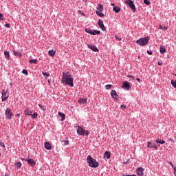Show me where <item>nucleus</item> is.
<instances>
[{
    "mask_svg": "<svg viewBox=\"0 0 176 176\" xmlns=\"http://www.w3.org/2000/svg\"><path fill=\"white\" fill-rule=\"evenodd\" d=\"M61 83L65 85L74 87V78L69 74V72L63 73V77L61 79Z\"/></svg>",
    "mask_w": 176,
    "mask_h": 176,
    "instance_id": "obj_1",
    "label": "nucleus"
},
{
    "mask_svg": "<svg viewBox=\"0 0 176 176\" xmlns=\"http://www.w3.org/2000/svg\"><path fill=\"white\" fill-rule=\"evenodd\" d=\"M87 162L88 163L89 167H91L92 168H97L98 166H100V164L96 159L93 158L91 155H88L87 157Z\"/></svg>",
    "mask_w": 176,
    "mask_h": 176,
    "instance_id": "obj_2",
    "label": "nucleus"
},
{
    "mask_svg": "<svg viewBox=\"0 0 176 176\" xmlns=\"http://www.w3.org/2000/svg\"><path fill=\"white\" fill-rule=\"evenodd\" d=\"M148 42H149V38L148 37H142L139 40H137L135 41V43L137 45H139V46H146Z\"/></svg>",
    "mask_w": 176,
    "mask_h": 176,
    "instance_id": "obj_3",
    "label": "nucleus"
},
{
    "mask_svg": "<svg viewBox=\"0 0 176 176\" xmlns=\"http://www.w3.org/2000/svg\"><path fill=\"white\" fill-rule=\"evenodd\" d=\"M77 133L78 135H86V137H87L89 135V131H86L82 129V127L78 126L77 129Z\"/></svg>",
    "mask_w": 176,
    "mask_h": 176,
    "instance_id": "obj_4",
    "label": "nucleus"
},
{
    "mask_svg": "<svg viewBox=\"0 0 176 176\" xmlns=\"http://www.w3.org/2000/svg\"><path fill=\"white\" fill-rule=\"evenodd\" d=\"M124 3L128 5L133 12H135V5H134V1L131 0H126Z\"/></svg>",
    "mask_w": 176,
    "mask_h": 176,
    "instance_id": "obj_5",
    "label": "nucleus"
},
{
    "mask_svg": "<svg viewBox=\"0 0 176 176\" xmlns=\"http://www.w3.org/2000/svg\"><path fill=\"white\" fill-rule=\"evenodd\" d=\"M5 115H6V119H8L9 120H10V119L13 118V113H12V109L7 108V109L6 110Z\"/></svg>",
    "mask_w": 176,
    "mask_h": 176,
    "instance_id": "obj_6",
    "label": "nucleus"
},
{
    "mask_svg": "<svg viewBox=\"0 0 176 176\" xmlns=\"http://www.w3.org/2000/svg\"><path fill=\"white\" fill-rule=\"evenodd\" d=\"M111 96L113 98H114L117 101H119V95L118 94V92H116V91L112 90L111 92Z\"/></svg>",
    "mask_w": 176,
    "mask_h": 176,
    "instance_id": "obj_7",
    "label": "nucleus"
},
{
    "mask_svg": "<svg viewBox=\"0 0 176 176\" xmlns=\"http://www.w3.org/2000/svg\"><path fill=\"white\" fill-rule=\"evenodd\" d=\"M100 28H101L102 31H105V26L104 25V22L102 20L100 19L98 23Z\"/></svg>",
    "mask_w": 176,
    "mask_h": 176,
    "instance_id": "obj_8",
    "label": "nucleus"
},
{
    "mask_svg": "<svg viewBox=\"0 0 176 176\" xmlns=\"http://www.w3.org/2000/svg\"><path fill=\"white\" fill-rule=\"evenodd\" d=\"M136 172H137L138 175H139V176H142V175H144V168H142V167H139V168L137 169Z\"/></svg>",
    "mask_w": 176,
    "mask_h": 176,
    "instance_id": "obj_9",
    "label": "nucleus"
},
{
    "mask_svg": "<svg viewBox=\"0 0 176 176\" xmlns=\"http://www.w3.org/2000/svg\"><path fill=\"white\" fill-rule=\"evenodd\" d=\"M89 49H91L93 50V52H99L98 48H97V46L93 44L88 45Z\"/></svg>",
    "mask_w": 176,
    "mask_h": 176,
    "instance_id": "obj_10",
    "label": "nucleus"
},
{
    "mask_svg": "<svg viewBox=\"0 0 176 176\" xmlns=\"http://www.w3.org/2000/svg\"><path fill=\"white\" fill-rule=\"evenodd\" d=\"M152 145V142H148L147 143V148H149L150 149H152V148H155V149H158L159 146H156V144Z\"/></svg>",
    "mask_w": 176,
    "mask_h": 176,
    "instance_id": "obj_11",
    "label": "nucleus"
},
{
    "mask_svg": "<svg viewBox=\"0 0 176 176\" xmlns=\"http://www.w3.org/2000/svg\"><path fill=\"white\" fill-rule=\"evenodd\" d=\"M28 163L30 164V166H32V167H34V166L36 164V162L33 159H28Z\"/></svg>",
    "mask_w": 176,
    "mask_h": 176,
    "instance_id": "obj_12",
    "label": "nucleus"
},
{
    "mask_svg": "<svg viewBox=\"0 0 176 176\" xmlns=\"http://www.w3.org/2000/svg\"><path fill=\"white\" fill-rule=\"evenodd\" d=\"M79 104H87V98H79L78 100Z\"/></svg>",
    "mask_w": 176,
    "mask_h": 176,
    "instance_id": "obj_13",
    "label": "nucleus"
},
{
    "mask_svg": "<svg viewBox=\"0 0 176 176\" xmlns=\"http://www.w3.org/2000/svg\"><path fill=\"white\" fill-rule=\"evenodd\" d=\"M44 146L47 151H50V149H52V144H50L49 142H45L44 144Z\"/></svg>",
    "mask_w": 176,
    "mask_h": 176,
    "instance_id": "obj_14",
    "label": "nucleus"
},
{
    "mask_svg": "<svg viewBox=\"0 0 176 176\" xmlns=\"http://www.w3.org/2000/svg\"><path fill=\"white\" fill-rule=\"evenodd\" d=\"M104 159H111V153L109 151H105L104 154Z\"/></svg>",
    "mask_w": 176,
    "mask_h": 176,
    "instance_id": "obj_15",
    "label": "nucleus"
},
{
    "mask_svg": "<svg viewBox=\"0 0 176 176\" xmlns=\"http://www.w3.org/2000/svg\"><path fill=\"white\" fill-rule=\"evenodd\" d=\"M58 115L60 116V118H61V122H64V120H65V114L61 112H58Z\"/></svg>",
    "mask_w": 176,
    "mask_h": 176,
    "instance_id": "obj_16",
    "label": "nucleus"
},
{
    "mask_svg": "<svg viewBox=\"0 0 176 176\" xmlns=\"http://www.w3.org/2000/svg\"><path fill=\"white\" fill-rule=\"evenodd\" d=\"M48 54L51 57H54V56H55V54H56V50H49L48 51Z\"/></svg>",
    "mask_w": 176,
    "mask_h": 176,
    "instance_id": "obj_17",
    "label": "nucleus"
},
{
    "mask_svg": "<svg viewBox=\"0 0 176 176\" xmlns=\"http://www.w3.org/2000/svg\"><path fill=\"white\" fill-rule=\"evenodd\" d=\"M25 114L27 115L28 116H31V115H32V111H31L30 109L28 108L25 109Z\"/></svg>",
    "mask_w": 176,
    "mask_h": 176,
    "instance_id": "obj_18",
    "label": "nucleus"
},
{
    "mask_svg": "<svg viewBox=\"0 0 176 176\" xmlns=\"http://www.w3.org/2000/svg\"><path fill=\"white\" fill-rule=\"evenodd\" d=\"M123 87H125L126 90H130V83L129 82H124Z\"/></svg>",
    "mask_w": 176,
    "mask_h": 176,
    "instance_id": "obj_19",
    "label": "nucleus"
},
{
    "mask_svg": "<svg viewBox=\"0 0 176 176\" xmlns=\"http://www.w3.org/2000/svg\"><path fill=\"white\" fill-rule=\"evenodd\" d=\"M1 98H2V101H6V99L9 98V95H8V94H3Z\"/></svg>",
    "mask_w": 176,
    "mask_h": 176,
    "instance_id": "obj_20",
    "label": "nucleus"
},
{
    "mask_svg": "<svg viewBox=\"0 0 176 176\" xmlns=\"http://www.w3.org/2000/svg\"><path fill=\"white\" fill-rule=\"evenodd\" d=\"M113 10L115 12V13H119L120 12V7L114 6L113 8Z\"/></svg>",
    "mask_w": 176,
    "mask_h": 176,
    "instance_id": "obj_21",
    "label": "nucleus"
},
{
    "mask_svg": "<svg viewBox=\"0 0 176 176\" xmlns=\"http://www.w3.org/2000/svg\"><path fill=\"white\" fill-rule=\"evenodd\" d=\"M155 142L157 144H166V141L159 138L155 140Z\"/></svg>",
    "mask_w": 176,
    "mask_h": 176,
    "instance_id": "obj_22",
    "label": "nucleus"
},
{
    "mask_svg": "<svg viewBox=\"0 0 176 176\" xmlns=\"http://www.w3.org/2000/svg\"><path fill=\"white\" fill-rule=\"evenodd\" d=\"M14 56H18L19 57H21L23 56V54L17 50H14Z\"/></svg>",
    "mask_w": 176,
    "mask_h": 176,
    "instance_id": "obj_23",
    "label": "nucleus"
},
{
    "mask_svg": "<svg viewBox=\"0 0 176 176\" xmlns=\"http://www.w3.org/2000/svg\"><path fill=\"white\" fill-rule=\"evenodd\" d=\"M101 31L100 30H92V35H100Z\"/></svg>",
    "mask_w": 176,
    "mask_h": 176,
    "instance_id": "obj_24",
    "label": "nucleus"
},
{
    "mask_svg": "<svg viewBox=\"0 0 176 176\" xmlns=\"http://www.w3.org/2000/svg\"><path fill=\"white\" fill-rule=\"evenodd\" d=\"M97 9L98 10H99V12H102V10H104V6L101 4H98Z\"/></svg>",
    "mask_w": 176,
    "mask_h": 176,
    "instance_id": "obj_25",
    "label": "nucleus"
},
{
    "mask_svg": "<svg viewBox=\"0 0 176 176\" xmlns=\"http://www.w3.org/2000/svg\"><path fill=\"white\" fill-rule=\"evenodd\" d=\"M160 52L161 54H164V53H166V47L163 46L160 47Z\"/></svg>",
    "mask_w": 176,
    "mask_h": 176,
    "instance_id": "obj_26",
    "label": "nucleus"
},
{
    "mask_svg": "<svg viewBox=\"0 0 176 176\" xmlns=\"http://www.w3.org/2000/svg\"><path fill=\"white\" fill-rule=\"evenodd\" d=\"M4 56H5L6 58H7V60H9V57H10V56L9 55V52L5 51Z\"/></svg>",
    "mask_w": 176,
    "mask_h": 176,
    "instance_id": "obj_27",
    "label": "nucleus"
},
{
    "mask_svg": "<svg viewBox=\"0 0 176 176\" xmlns=\"http://www.w3.org/2000/svg\"><path fill=\"white\" fill-rule=\"evenodd\" d=\"M29 63L30 64H36V63H38V60H36V59H30L29 60Z\"/></svg>",
    "mask_w": 176,
    "mask_h": 176,
    "instance_id": "obj_28",
    "label": "nucleus"
},
{
    "mask_svg": "<svg viewBox=\"0 0 176 176\" xmlns=\"http://www.w3.org/2000/svg\"><path fill=\"white\" fill-rule=\"evenodd\" d=\"M101 12L102 11H96V14H98L99 17H104V13Z\"/></svg>",
    "mask_w": 176,
    "mask_h": 176,
    "instance_id": "obj_29",
    "label": "nucleus"
},
{
    "mask_svg": "<svg viewBox=\"0 0 176 176\" xmlns=\"http://www.w3.org/2000/svg\"><path fill=\"white\" fill-rule=\"evenodd\" d=\"M85 32H87V34H90L91 35H92L93 30H91V29H89V28H86L85 29Z\"/></svg>",
    "mask_w": 176,
    "mask_h": 176,
    "instance_id": "obj_30",
    "label": "nucleus"
},
{
    "mask_svg": "<svg viewBox=\"0 0 176 176\" xmlns=\"http://www.w3.org/2000/svg\"><path fill=\"white\" fill-rule=\"evenodd\" d=\"M43 75L45 79H47V78H49V76H50V74L47 72H43Z\"/></svg>",
    "mask_w": 176,
    "mask_h": 176,
    "instance_id": "obj_31",
    "label": "nucleus"
},
{
    "mask_svg": "<svg viewBox=\"0 0 176 176\" xmlns=\"http://www.w3.org/2000/svg\"><path fill=\"white\" fill-rule=\"evenodd\" d=\"M160 30H162V31H167L168 28L166 26H162V25H160Z\"/></svg>",
    "mask_w": 176,
    "mask_h": 176,
    "instance_id": "obj_32",
    "label": "nucleus"
},
{
    "mask_svg": "<svg viewBox=\"0 0 176 176\" xmlns=\"http://www.w3.org/2000/svg\"><path fill=\"white\" fill-rule=\"evenodd\" d=\"M32 119H36L38 118V113L34 112L33 114L31 115Z\"/></svg>",
    "mask_w": 176,
    "mask_h": 176,
    "instance_id": "obj_33",
    "label": "nucleus"
},
{
    "mask_svg": "<svg viewBox=\"0 0 176 176\" xmlns=\"http://www.w3.org/2000/svg\"><path fill=\"white\" fill-rule=\"evenodd\" d=\"M171 85L175 89H176V80H171Z\"/></svg>",
    "mask_w": 176,
    "mask_h": 176,
    "instance_id": "obj_34",
    "label": "nucleus"
},
{
    "mask_svg": "<svg viewBox=\"0 0 176 176\" xmlns=\"http://www.w3.org/2000/svg\"><path fill=\"white\" fill-rule=\"evenodd\" d=\"M16 167H17L18 168H20V167H21V162H16L15 164Z\"/></svg>",
    "mask_w": 176,
    "mask_h": 176,
    "instance_id": "obj_35",
    "label": "nucleus"
},
{
    "mask_svg": "<svg viewBox=\"0 0 176 176\" xmlns=\"http://www.w3.org/2000/svg\"><path fill=\"white\" fill-rule=\"evenodd\" d=\"M111 87H112V85H107L105 86L106 90H109V89H111Z\"/></svg>",
    "mask_w": 176,
    "mask_h": 176,
    "instance_id": "obj_36",
    "label": "nucleus"
},
{
    "mask_svg": "<svg viewBox=\"0 0 176 176\" xmlns=\"http://www.w3.org/2000/svg\"><path fill=\"white\" fill-rule=\"evenodd\" d=\"M145 5H151V1L149 0H144Z\"/></svg>",
    "mask_w": 176,
    "mask_h": 176,
    "instance_id": "obj_37",
    "label": "nucleus"
},
{
    "mask_svg": "<svg viewBox=\"0 0 176 176\" xmlns=\"http://www.w3.org/2000/svg\"><path fill=\"white\" fill-rule=\"evenodd\" d=\"M22 74H24V75H28V71H27V69H23Z\"/></svg>",
    "mask_w": 176,
    "mask_h": 176,
    "instance_id": "obj_38",
    "label": "nucleus"
},
{
    "mask_svg": "<svg viewBox=\"0 0 176 176\" xmlns=\"http://www.w3.org/2000/svg\"><path fill=\"white\" fill-rule=\"evenodd\" d=\"M39 108H41V109H42V111H45V109H46V108H45V106H42L41 104H38Z\"/></svg>",
    "mask_w": 176,
    "mask_h": 176,
    "instance_id": "obj_39",
    "label": "nucleus"
},
{
    "mask_svg": "<svg viewBox=\"0 0 176 176\" xmlns=\"http://www.w3.org/2000/svg\"><path fill=\"white\" fill-rule=\"evenodd\" d=\"M8 94V89H3L1 91V94Z\"/></svg>",
    "mask_w": 176,
    "mask_h": 176,
    "instance_id": "obj_40",
    "label": "nucleus"
},
{
    "mask_svg": "<svg viewBox=\"0 0 176 176\" xmlns=\"http://www.w3.org/2000/svg\"><path fill=\"white\" fill-rule=\"evenodd\" d=\"M0 20H2V21L5 20V19H3V14H2V13L1 12H0Z\"/></svg>",
    "mask_w": 176,
    "mask_h": 176,
    "instance_id": "obj_41",
    "label": "nucleus"
},
{
    "mask_svg": "<svg viewBox=\"0 0 176 176\" xmlns=\"http://www.w3.org/2000/svg\"><path fill=\"white\" fill-rule=\"evenodd\" d=\"M126 108V105H124V104H122L121 106H120V109H122V111H124V109Z\"/></svg>",
    "mask_w": 176,
    "mask_h": 176,
    "instance_id": "obj_42",
    "label": "nucleus"
},
{
    "mask_svg": "<svg viewBox=\"0 0 176 176\" xmlns=\"http://www.w3.org/2000/svg\"><path fill=\"white\" fill-rule=\"evenodd\" d=\"M173 168L174 170L173 174H174L175 176H176V167H175V166H173Z\"/></svg>",
    "mask_w": 176,
    "mask_h": 176,
    "instance_id": "obj_43",
    "label": "nucleus"
},
{
    "mask_svg": "<svg viewBox=\"0 0 176 176\" xmlns=\"http://www.w3.org/2000/svg\"><path fill=\"white\" fill-rule=\"evenodd\" d=\"M147 54L151 56V55H152V54H153V52L151 51V50H148V51H147Z\"/></svg>",
    "mask_w": 176,
    "mask_h": 176,
    "instance_id": "obj_44",
    "label": "nucleus"
},
{
    "mask_svg": "<svg viewBox=\"0 0 176 176\" xmlns=\"http://www.w3.org/2000/svg\"><path fill=\"white\" fill-rule=\"evenodd\" d=\"M64 144H65V145H69V141H68V140H65V141H64Z\"/></svg>",
    "mask_w": 176,
    "mask_h": 176,
    "instance_id": "obj_45",
    "label": "nucleus"
},
{
    "mask_svg": "<svg viewBox=\"0 0 176 176\" xmlns=\"http://www.w3.org/2000/svg\"><path fill=\"white\" fill-rule=\"evenodd\" d=\"M116 39L117 41H122V38H120V36H116Z\"/></svg>",
    "mask_w": 176,
    "mask_h": 176,
    "instance_id": "obj_46",
    "label": "nucleus"
},
{
    "mask_svg": "<svg viewBox=\"0 0 176 176\" xmlns=\"http://www.w3.org/2000/svg\"><path fill=\"white\" fill-rule=\"evenodd\" d=\"M5 27H6V28H10V24L6 23Z\"/></svg>",
    "mask_w": 176,
    "mask_h": 176,
    "instance_id": "obj_47",
    "label": "nucleus"
},
{
    "mask_svg": "<svg viewBox=\"0 0 176 176\" xmlns=\"http://www.w3.org/2000/svg\"><path fill=\"white\" fill-rule=\"evenodd\" d=\"M0 146H3V148H5V144L3 142H0Z\"/></svg>",
    "mask_w": 176,
    "mask_h": 176,
    "instance_id": "obj_48",
    "label": "nucleus"
},
{
    "mask_svg": "<svg viewBox=\"0 0 176 176\" xmlns=\"http://www.w3.org/2000/svg\"><path fill=\"white\" fill-rule=\"evenodd\" d=\"M127 77L131 78V79H133L134 80V76H133L129 75Z\"/></svg>",
    "mask_w": 176,
    "mask_h": 176,
    "instance_id": "obj_49",
    "label": "nucleus"
},
{
    "mask_svg": "<svg viewBox=\"0 0 176 176\" xmlns=\"http://www.w3.org/2000/svg\"><path fill=\"white\" fill-rule=\"evenodd\" d=\"M158 65H163V63L158 61Z\"/></svg>",
    "mask_w": 176,
    "mask_h": 176,
    "instance_id": "obj_50",
    "label": "nucleus"
},
{
    "mask_svg": "<svg viewBox=\"0 0 176 176\" xmlns=\"http://www.w3.org/2000/svg\"><path fill=\"white\" fill-rule=\"evenodd\" d=\"M80 13L82 14V16H86V14H85V13H82V11H80Z\"/></svg>",
    "mask_w": 176,
    "mask_h": 176,
    "instance_id": "obj_51",
    "label": "nucleus"
},
{
    "mask_svg": "<svg viewBox=\"0 0 176 176\" xmlns=\"http://www.w3.org/2000/svg\"><path fill=\"white\" fill-rule=\"evenodd\" d=\"M47 82H48L49 85H50V83H52V81L50 80H48Z\"/></svg>",
    "mask_w": 176,
    "mask_h": 176,
    "instance_id": "obj_52",
    "label": "nucleus"
},
{
    "mask_svg": "<svg viewBox=\"0 0 176 176\" xmlns=\"http://www.w3.org/2000/svg\"><path fill=\"white\" fill-rule=\"evenodd\" d=\"M136 80H138V82H140L141 80L140 78H137Z\"/></svg>",
    "mask_w": 176,
    "mask_h": 176,
    "instance_id": "obj_53",
    "label": "nucleus"
},
{
    "mask_svg": "<svg viewBox=\"0 0 176 176\" xmlns=\"http://www.w3.org/2000/svg\"><path fill=\"white\" fill-rule=\"evenodd\" d=\"M170 166H172V168H173V166H174V164H173V163L172 162H170Z\"/></svg>",
    "mask_w": 176,
    "mask_h": 176,
    "instance_id": "obj_54",
    "label": "nucleus"
},
{
    "mask_svg": "<svg viewBox=\"0 0 176 176\" xmlns=\"http://www.w3.org/2000/svg\"><path fill=\"white\" fill-rule=\"evenodd\" d=\"M122 176H130V175H123Z\"/></svg>",
    "mask_w": 176,
    "mask_h": 176,
    "instance_id": "obj_55",
    "label": "nucleus"
},
{
    "mask_svg": "<svg viewBox=\"0 0 176 176\" xmlns=\"http://www.w3.org/2000/svg\"><path fill=\"white\" fill-rule=\"evenodd\" d=\"M111 6H115V3H111Z\"/></svg>",
    "mask_w": 176,
    "mask_h": 176,
    "instance_id": "obj_56",
    "label": "nucleus"
},
{
    "mask_svg": "<svg viewBox=\"0 0 176 176\" xmlns=\"http://www.w3.org/2000/svg\"><path fill=\"white\" fill-rule=\"evenodd\" d=\"M10 86H11V87L13 86V84L10 83Z\"/></svg>",
    "mask_w": 176,
    "mask_h": 176,
    "instance_id": "obj_57",
    "label": "nucleus"
},
{
    "mask_svg": "<svg viewBox=\"0 0 176 176\" xmlns=\"http://www.w3.org/2000/svg\"><path fill=\"white\" fill-rule=\"evenodd\" d=\"M150 146H153V144H150Z\"/></svg>",
    "mask_w": 176,
    "mask_h": 176,
    "instance_id": "obj_58",
    "label": "nucleus"
},
{
    "mask_svg": "<svg viewBox=\"0 0 176 176\" xmlns=\"http://www.w3.org/2000/svg\"><path fill=\"white\" fill-rule=\"evenodd\" d=\"M17 116H20V114H17Z\"/></svg>",
    "mask_w": 176,
    "mask_h": 176,
    "instance_id": "obj_59",
    "label": "nucleus"
},
{
    "mask_svg": "<svg viewBox=\"0 0 176 176\" xmlns=\"http://www.w3.org/2000/svg\"><path fill=\"white\" fill-rule=\"evenodd\" d=\"M174 76H176V74H174Z\"/></svg>",
    "mask_w": 176,
    "mask_h": 176,
    "instance_id": "obj_60",
    "label": "nucleus"
},
{
    "mask_svg": "<svg viewBox=\"0 0 176 176\" xmlns=\"http://www.w3.org/2000/svg\"><path fill=\"white\" fill-rule=\"evenodd\" d=\"M0 156H1V153H0Z\"/></svg>",
    "mask_w": 176,
    "mask_h": 176,
    "instance_id": "obj_61",
    "label": "nucleus"
}]
</instances>
